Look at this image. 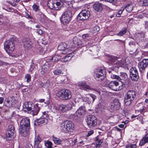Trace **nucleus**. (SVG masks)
Masks as SVG:
<instances>
[{
    "label": "nucleus",
    "mask_w": 148,
    "mask_h": 148,
    "mask_svg": "<svg viewBox=\"0 0 148 148\" xmlns=\"http://www.w3.org/2000/svg\"><path fill=\"white\" fill-rule=\"evenodd\" d=\"M105 1L110 3H114L116 2V0H105Z\"/></svg>",
    "instance_id": "69168bd1"
},
{
    "label": "nucleus",
    "mask_w": 148,
    "mask_h": 148,
    "mask_svg": "<svg viewBox=\"0 0 148 148\" xmlns=\"http://www.w3.org/2000/svg\"><path fill=\"white\" fill-rule=\"evenodd\" d=\"M113 78L114 79H117L119 81H120V77L119 76L114 75L113 76Z\"/></svg>",
    "instance_id": "e2e57ef3"
},
{
    "label": "nucleus",
    "mask_w": 148,
    "mask_h": 148,
    "mask_svg": "<svg viewBox=\"0 0 148 148\" xmlns=\"http://www.w3.org/2000/svg\"><path fill=\"white\" fill-rule=\"evenodd\" d=\"M130 76L131 79L134 81H137L139 78L138 74L136 68L132 67L130 70Z\"/></svg>",
    "instance_id": "f8f14e48"
},
{
    "label": "nucleus",
    "mask_w": 148,
    "mask_h": 148,
    "mask_svg": "<svg viewBox=\"0 0 148 148\" xmlns=\"http://www.w3.org/2000/svg\"><path fill=\"white\" fill-rule=\"evenodd\" d=\"M55 4H54V10H60L63 5V3L61 0H55Z\"/></svg>",
    "instance_id": "393cba45"
},
{
    "label": "nucleus",
    "mask_w": 148,
    "mask_h": 148,
    "mask_svg": "<svg viewBox=\"0 0 148 148\" xmlns=\"http://www.w3.org/2000/svg\"><path fill=\"white\" fill-rule=\"evenodd\" d=\"M120 106V103L118 99H115L113 100V102L111 103L110 108L112 111L117 110L119 109Z\"/></svg>",
    "instance_id": "dca6fc26"
},
{
    "label": "nucleus",
    "mask_w": 148,
    "mask_h": 148,
    "mask_svg": "<svg viewBox=\"0 0 148 148\" xmlns=\"http://www.w3.org/2000/svg\"><path fill=\"white\" fill-rule=\"evenodd\" d=\"M85 16L83 14L81 11L78 15L77 18L78 19L80 20H86V18H85Z\"/></svg>",
    "instance_id": "58836bf2"
},
{
    "label": "nucleus",
    "mask_w": 148,
    "mask_h": 148,
    "mask_svg": "<svg viewBox=\"0 0 148 148\" xmlns=\"http://www.w3.org/2000/svg\"><path fill=\"white\" fill-rule=\"evenodd\" d=\"M58 49L59 50L62 51V53L63 54L66 53L67 51H68L67 45L65 42L60 43L58 47Z\"/></svg>",
    "instance_id": "6ab92c4d"
},
{
    "label": "nucleus",
    "mask_w": 148,
    "mask_h": 148,
    "mask_svg": "<svg viewBox=\"0 0 148 148\" xmlns=\"http://www.w3.org/2000/svg\"><path fill=\"white\" fill-rule=\"evenodd\" d=\"M108 86L110 88L115 91L121 90L123 88V85L119 86V82L116 81H113L110 82L108 84Z\"/></svg>",
    "instance_id": "9b49d317"
},
{
    "label": "nucleus",
    "mask_w": 148,
    "mask_h": 148,
    "mask_svg": "<svg viewBox=\"0 0 148 148\" xmlns=\"http://www.w3.org/2000/svg\"><path fill=\"white\" fill-rule=\"evenodd\" d=\"M52 139L54 143L57 145H60L62 142V141L61 139L53 136L52 137Z\"/></svg>",
    "instance_id": "473e14b6"
},
{
    "label": "nucleus",
    "mask_w": 148,
    "mask_h": 148,
    "mask_svg": "<svg viewBox=\"0 0 148 148\" xmlns=\"http://www.w3.org/2000/svg\"><path fill=\"white\" fill-rule=\"evenodd\" d=\"M136 97V93L135 91L132 90H129L124 97L125 104L127 106L130 105Z\"/></svg>",
    "instance_id": "20e7f679"
},
{
    "label": "nucleus",
    "mask_w": 148,
    "mask_h": 148,
    "mask_svg": "<svg viewBox=\"0 0 148 148\" xmlns=\"http://www.w3.org/2000/svg\"><path fill=\"white\" fill-rule=\"evenodd\" d=\"M65 125L66 126V130L68 131V133L73 130V124L71 121L66 120L64 121Z\"/></svg>",
    "instance_id": "412c9836"
},
{
    "label": "nucleus",
    "mask_w": 148,
    "mask_h": 148,
    "mask_svg": "<svg viewBox=\"0 0 148 148\" xmlns=\"http://www.w3.org/2000/svg\"><path fill=\"white\" fill-rule=\"evenodd\" d=\"M22 44L25 48H28L31 47L32 43L28 38H24L22 40Z\"/></svg>",
    "instance_id": "aec40b11"
},
{
    "label": "nucleus",
    "mask_w": 148,
    "mask_h": 148,
    "mask_svg": "<svg viewBox=\"0 0 148 148\" xmlns=\"http://www.w3.org/2000/svg\"><path fill=\"white\" fill-rule=\"evenodd\" d=\"M136 144H130L126 145V148H136Z\"/></svg>",
    "instance_id": "a18cd8bd"
},
{
    "label": "nucleus",
    "mask_w": 148,
    "mask_h": 148,
    "mask_svg": "<svg viewBox=\"0 0 148 148\" xmlns=\"http://www.w3.org/2000/svg\"><path fill=\"white\" fill-rule=\"evenodd\" d=\"M67 105L68 106H69V107H70V109H69V110H71L72 108L73 107L75 106L74 103L72 102H71L69 104H67Z\"/></svg>",
    "instance_id": "864d4df0"
},
{
    "label": "nucleus",
    "mask_w": 148,
    "mask_h": 148,
    "mask_svg": "<svg viewBox=\"0 0 148 148\" xmlns=\"http://www.w3.org/2000/svg\"><path fill=\"white\" fill-rule=\"evenodd\" d=\"M86 122L88 125L90 127L94 126L97 123L96 117L92 115H89L87 116Z\"/></svg>",
    "instance_id": "1a4fd4ad"
},
{
    "label": "nucleus",
    "mask_w": 148,
    "mask_h": 148,
    "mask_svg": "<svg viewBox=\"0 0 148 148\" xmlns=\"http://www.w3.org/2000/svg\"><path fill=\"white\" fill-rule=\"evenodd\" d=\"M40 104L38 103L36 104L34 106V108L32 110V114L33 115H37L40 110Z\"/></svg>",
    "instance_id": "4be33fe9"
},
{
    "label": "nucleus",
    "mask_w": 148,
    "mask_h": 148,
    "mask_svg": "<svg viewBox=\"0 0 148 148\" xmlns=\"http://www.w3.org/2000/svg\"><path fill=\"white\" fill-rule=\"evenodd\" d=\"M83 14L85 16V18L87 19L90 16V13L88 9H84L81 11Z\"/></svg>",
    "instance_id": "2f4dec72"
},
{
    "label": "nucleus",
    "mask_w": 148,
    "mask_h": 148,
    "mask_svg": "<svg viewBox=\"0 0 148 148\" xmlns=\"http://www.w3.org/2000/svg\"><path fill=\"white\" fill-rule=\"evenodd\" d=\"M45 144L47 148H51L52 144L51 142L47 141Z\"/></svg>",
    "instance_id": "37998d69"
},
{
    "label": "nucleus",
    "mask_w": 148,
    "mask_h": 148,
    "mask_svg": "<svg viewBox=\"0 0 148 148\" xmlns=\"http://www.w3.org/2000/svg\"><path fill=\"white\" fill-rule=\"evenodd\" d=\"M135 42L133 41H130L129 43V45L130 47H135Z\"/></svg>",
    "instance_id": "5fc2aeb1"
},
{
    "label": "nucleus",
    "mask_w": 148,
    "mask_h": 148,
    "mask_svg": "<svg viewBox=\"0 0 148 148\" xmlns=\"http://www.w3.org/2000/svg\"><path fill=\"white\" fill-rule=\"evenodd\" d=\"M49 69V66L47 64H45L42 66V70H44L45 72H47Z\"/></svg>",
    "instance_id": "de8ad7c7"
},
{
    "label": "nucleus",
    "mask_w": 148,
    "mask_h": 148,
    "mask_svg": "<svg viewBox=\"0 0 148 148\" xmlns=\"http://www.w3.org/2000/svg\"><path fill=\"white\" fill-rule=\"evenodd\" d=\"M30 128L29 119L28 118L22 119L20 122V126L19 130L20 134L24 137L27 136Z\"/></svg>",
    "instance_id": "f257e3e1"
},
{
    "label": "nucleus",
    "mask_w": 148,
    "mask_h": 148,
    "mask_svg": "<svg viewBox=\"0 0 148 148\" xmlns=\"http://www.w3.org/2000/svg\"><path fill=\"white\" fill-rule=\"evenodd\" d=\"M47 119L45 118H40L37 119L34 122V124L35 125L38 126L41 125H45L47 123Z\"/></svg>",
    "instance_id": "a211bd4d"
},
{
    "label": "nucleus",
    "mask_w": 148,
    "mask_h": 148,
    "mask_svg": "<svg viewBox=\"0 0 148 148\" xmlns=\"http://www.w3.org/2000/svg\"><path fill=\"white\" fill-rule=\"evenodd\" d=\"M85 112V108L84 106H81L77 110L76 112L72 115L73 118L75 120H77L82 117Z\"/></svg>",
    "instance_id": "9d476101"
},
{
    "label": "nucleus",
    "mask_w": 148,
    "mask_h": 148,
    "mask_svg": "<svg viewBox=\"0 0 148 148\" xmlns=\"http://www.w3.org/2000/svg\"><path fill=\"white\" fill-rule=\"evenodd\" d=\"M33 10L35 11H37L39 10V6L36 5L34 4L32 6Z\"/></svg>",
    "instance_id": "8fccbe9b"
},
{
    "label": "nucleus",
    "mask_w": 148,
    "mask_h": 148,
    "mask_svg": "<svg viewBox=\"0 0 148 148\" xmlns=\"http://www.w3.org/2000/svg\"><path fill=\"white\" fill-rule=\"evenodd\" d=\"M41 138L39 136H36L34 140V145L38 147L39 144L41 141Z\"/></svg>",
    "instance_id": "72a5a7b5"
},
{
    "label": "nucleus",
    "mask_w": 148,
    "mask_h": 148,
    "mask_svg": "<svg viewBox=\"0 0 148 148\" xmlns=\"http://www.w3.org/2000/svg\"><path fill=\"white\" fill-rule=\"evenodd\" d=\"M64 61L66 62L69 60H70V58H69L68 57V56H66L64 58Z\"/></svg>",
    "instance_id": "774afa93"
},
{
    "label": "nucleus",
    "mask_w": 148,
    "mask_h": 148,
    "mask_svg": "<svg viewBox=\"0 0 148 148\" xmlns=\"http://www.w3.org/2000/svg\"><path fill=\"white\" fill-rule=\"evenodd\" d=\"M133 4L131 3H129L125 5L124 7V8L125 9L127 12H130L133 10Z\"/></svg>",
    "instance_id": "cd10ccee"
},
{
    "label": "nucleus",
    "mask_w": 148,
    "mask_h": 148,
    "mask_svg": "<svg viewBox=\"0 0 148 148\" xmlns=\"http://www.w3.org/2000/svg\"><path fill=\"white\" fill-rule=\"evenodd\" d=\"M66 56H68L69 58H70V59L73 56V53H70L68 54Z\"/></svg>",
    "instance_id": "0e129e2a"
},
{
    "label": "nucleus",
    "mask_w": 148,
    "mask_h": 148,
    "mask_svg": "<svg viewBox=\"0 0 148 148\" xmlns=\"http://www.w3.org/2000/svg\"><path fill=\"white\" fill-rule=\"evenodd\" d=\"M147 143H148V133L143 138L140 142V144L142 146Z\"/></svg>",
    "instance_id": "c85d7f7f"
},
{
    "label": "nucleus",
    "mask_w": 148,
    "mask_h": 148,
    "mask_svg": "<svg viewBox=\"0 0 148 148\" xmlns=\"http://www.w3.org/2000/svg\"><path fill=\"white\" fill-rule=\"evenodd\" d=\"M103 5L101 3L96 2L93 5V8L96 11L99 12L102 10Z\"/></svg>",
    "instance_id": "a878e982"
},
{
    "label": "nucleus",
    "mask_w": 148,
    "mask_h": 148,
    "mask_svg": "<svg viewBox=\"0 0 148 148\" xmlns=\"http://www.w3.org/2000/svg\"><path fill=\"white\" fill-rule=\"evenodd\" d=\"M15 47V43L12 41L8 40L4 42V49L9 54L12 53L14 51Z\"/></svg>",
    "instance_id": "6e6552de"
},
{
    "label": "nucleus",
    "mask_w": 148,
    "mask_h": 148,
    "mask_svg": "<svg viewBox=\"0 0 148 148\" xmlns=\"http://www.w3.org/2000/svg\"><path fill=\"white\" fill-rule=\"evenodd\" d=\"M47 18L46 17L43 16L42 18H41L40 19V21L42 23L44 24L46 22Z\"/></svg>",
    "instance_id": "603ef678"
},
{
    "label": "nucleus",
    "mask_w": 148,
    "mask_h": 148,
    "mask_svg": "<svg viewBox=\"0 0 148 148\" xmlns=\"http://www.w3.org/2000/svg\"><path fill=\"white\" fill-rule=\"evenodd\" d=\"M70 108L67 105L61 104L58 106L59 110L62 112H66L69 110Z\"/></svg>",
    "instance_id": "5701e85b"
},
{
    "label": "nucleus",
    "mask_w": 148,
    "mask_h": 148,
    "mask_svg": "<svg viewBox=\"0 0 148 148\" xmlns=\"http://www.w3.org/2000/svg\"><path fill=\"white\" fill-rule=\"evenodd\" d=\"M93 133V131L92 130H91L89 131L88 133V134L87 135V136H89L91 135H92Z\"/></svg>",
    "instance_id": "338daca9"
},
{
    "label": "nucleus",
    "mask_w": 148,
    "mask_h": 148,
    "mask_svg": "<svg viewBox=\"0 0 148 148\" xmlns=\"http://www.w3.org/2000/svg\"><path fill=\"white\" fill-rule=\"evenodd\" d=\"M5 106L7 107H10L15 104V100L13 96L6 99L4 101Z\"/></svg>",
    "instance_id": "f3484780"
},
{
    "label": "nucleus",
    "mask_w": 148,
    "mask_h": 148,
    "mask_svg": "<svg viewBox=\"0 0 148 148\" xmlns=\"http://www.w3.org/2000/svg\"><path fill=\"white\" fill-rule=\"evenodd\" d=\"M137 119L139 120L141 122V123L142 124H143L144 123V122L143 121V117L142 116H138Z\"/></svg>",
    "instance_id": "4d7b16f0"
},
{
    "label": "nucleus",
    "mask_w": 148,
    "mask_h": 148,
    "mask_svg": "<svg viewBox=\"0 0 148 148\" xmlns=\"http://www.w3.org/2000/svg\"><path fill=\"white\" fill-rule=\"evenodd\" d=\"M36 65L34 63H32L29 69V71H30L32 72L34 70V69L35 68Z\"/></svg>",
    "instance_id": "09e8293b"
},
{
    "label": "nucleus",
    "mask_w": 148,
    "mask_h": 148,
    "mask_svg": "<svg viewBox=\"0 0 148 148\" xmlns=\"http://www.w3.org/2000/svg\"><path fill=\"white\" fill-rule=\"evenodd\" d=\"M55 0H49L47 2V5L50 9L54 10V4H55Z\"/></svg>",
    "instance_id": "c756f323"
},
{
    "label": "nucleus",
    "mask_w": 148,
    "mask_h": 148,
    "mask_svg": "<svg viewBox=\"0 0 148 148\" xmlns=\"http://www.w3.org/2000/svg\"><path fill=\"white\" fill-rule=\"evenodd\" d=\"M94 75L95 79L98 81H101L103 80L106 75L105 70L100 68H97L95 71Z\"/></svg>",
    "instance_id": "39448f33"
},
{
    "label": "nucleus",
    "mask_w": 148,
    "mask_h": 148,
    "mask_svg": "<svg viewBox=\"0 0 148 148\" xmlns=\"http://www.w3.org/2000/svg\"><path fill=\"white\" fill-rule=\"evenodd\" d=\"M97 97L92 94H88L86 97L83 98L84 101L86 102L89 104L92 103L96 99Z\"/></svg>",
    "instance_id": "4468645a"
},
{
    "label": "nucleus",
    "mask_w": 148,
    "mask_h": 148,
    "mask_svg": "<svg viewBox=\"0 0 148 148\" xmlns=\"http://www.w3.org/2000/svg\"><path fill=\"white\" fill-rule=\"evenodd\" d=\"M61 58V56H60L55 55L50 59L51 60H53V62L58 61Z\"/></svg>",
    "instance_id": "4c0bfd02"
},
{
    "label": "nucleus",
    "mask_w": 148,
    "mask_h": 148,
    "mask_svg": "<svg viewBox=\"0 0 148 148\" xmlns=\"http://www.w3.org/2000/svg\"><path fill=\"white\" fill-rule=\"evenodd\" d=\"M49 83L47 82H44L42 83L41 82V86L44 88H47L49 86Z\"/></svg>",
    "instance_id": "49530a36"
},
{
    "label": "nucleus",
    "mask_w": 148,
    "mask_h": 148,
    "mask_svg": "<svg viewBox=\"0 0 148 148\" xmlns=\"http://www.w3.org/2000/svg\"><path fill=\"white\" fill-rule=\"evenodd\" d=\"M20 0H14L13 3H12L10 1H7V3L10 4L14 6L16 4V3H18Z\"/></svg>",
    "instance_id": "c03bdc74"
},
{
    "label": "nucleus",
    "mask_w": 148,
    "mask_h": 148,
    "mask_svg": "<svg viewBox=\"0 0 148 148\" xmlns=\"http://www.w3.org/2000/svg\"><path fill=\"white\" fill-rule=\"evenodd\" d=\"M35 85L36 87H41V82H37L35 83Z\"/></svg>",
    "instance_id": "13d9d810"
},
{
    "label": "nucleus",
    "mask_w": 148,
    "mask_h": 148,
    "mask_svg": "<svg viewBox=\"0 0 148 148\" xmlns=\"http://www.w3.org/2000/svg\"><path fill=\"white\" fill-rule=\"evenodd\" d=\"M72 16L71 11L69 8L67 9L60 17L61 23L64 25L68 23L71 20Z\"/></svg>",
    "instance_id": "f03ea898"
},
{
    "label": "nucleus",
    "mask_w": 148,
    "mask_h": 148,
    "mask_svg": "<svg viewBox=\"0 0 148 148\" xmlns=\"http://www.w3.org/2000/svg\"><path fill=\"white\" fill-rule=\"evenodd\" d=\"M109 60L112 64H116L118 66L125 67L127 65L125 61H121V59L119 58H117L115 56H110L109 57Z\"/></svg>",
    "instance_id": "423d86ee"
},
{
    "label": "nucleus",
    "mask_w": 148,
    "mask_h": 148,
    "mask_svg": "<svg viewBox=\"0 0 148 148\" xmlns=\"http://www.w3.org/2000/svg\"><path fill=\"white\" fill-rule=\"evenodd\" d=\"M100 30L99 27L98 26H95L93 28V31L94 32H98Z\"/></svg>",
    "instance_id": "3c124183"
},
{
    "label": "nucleus",
    "mask_w": 148,
    "mask_h": 148,
    "mask_svg": "<svg viewBox=\"0 0 148 148\" xmlns=\"http://www.w3.org/2000/svg\"><path fill=\"white\" fill-rule=\"evenodd\" d=\"M32 103L30 101L25 102L23 106V109H26L28 111H31L32 110Z\"/></svg>",
    "instance_id": "bb28decb"
},
{
    "label": "nucleus",
    "mask_w": 148,
    "mask_h": 148,
    "mask_svg": "<svg viewBox=\"0 0 148 148\" xmlns=\"http://www.w3.org/2000/svg\"><path fill=\"white\" fill-rule=\"evenodd\" d=\"M96 143L95 147L97 148L99 147L100 145H101L103 142V140L102 139H99L97 137H96Z\"/></svg>",
    "instance_id": "e433bc0d"
},
{
    "label": "nucleus",
    "mask_w": 148,
    "mask_h": 148,
    "mask_svg": "<svg viewBox=\"0 0 148 148\" xmlns=\"http://www.w3.org/2000/svg\"><path fill=\"white\" fill-rule=\"evenodd\" d=\"M56 95L63 100H69L72 97L71 91L66 89H62L56 93Z\"/></svg>",
    "instance_id": "7ed1b4c3"
},
{
    "label": "nucleus",
    "mask_w": 148,
    "mask_h": 148,
    "mask_svg": "<svg viewBox=\"0 0 148 148\" xmlns=\"http://www.w3.org/2000/svg\"><path fill=\"white\" fill-rule=\"evenodd\" d=\"M120 80H123L125 81L127 78V74L125 73H121L120 75Z\"/></svg>",
    "instance_id": "c9c22d12"
},
{
    "label": "nucleus",
    "mask_w": 148,
    "mask_h": 148,
    "mask_svg": "<svg viewBox=\"0 0 148 148\" xmlns=\"http://www.w3.org/2000/svg\"><path fill=\"white\" fill-rule=\"evenodd\" d=\"M73 42L75 46H84L87 45V43L85 40H83L82 41L79 38L76 37L74 38Z\"/></svg>",
    "instance_id": "2eb2a0df"
},
{
    "label": "nucleus",
    "mask_w": 148,
    "mask_h": 148,
    "mask_svg": "<svg viewBox=\"0 0 148 148\" xmlns=\"http://www.w3.org/2000/svg\"><path fill=\"white\" fill-rule=\"evenodd\" d=\"M54 74L56 75H62L64 74L62 71L59 69H57L53 71Z\"/></svg>",
    "instance_id": "f704fd0d"
},
{
    "label": "nucleus",
    "mask_w": 148,
    "mask_h": 148,
    "mask_svg": "<svg viewBox=\"0 0 148 148\" xmlns=\"http://www.w3.org/2000/svg\"><path fill=\"white\" fill-rule=\"evenodd\" d=\"M148 66V59H144L138 63V67L141 73L145 71L146 68Z\"/></svg>",
    "instance_id": "ddd939ff"
},
{
    "label": "nucleus",
    "mask_w": 148,
    "mask_h": 148,
    "mask_svg": "<svg viewBox=\"0 0 148 148\" xmlns=\"http://www.w3.org/2000/svg\"><path fill=\"white\" fill-rule=\"evenodd\" d=\"M25 15L28 18H29L30 19H32V17L30 16L28 13V12L27 11L25 12Z\"/></svg>",
    "instance_id": "052dcab7"
},
{
    "label": "nucleus",
    "mask_w": 148,
    "mask_h": 148,
    "mask_svg": "<svg viewBox=\"0 0 148 148\" xmlns=\"http://www.w3.org/2000/svg\"><path fill=\"white\" fill-rule=\"evenodd\" d=\"M66 126L65 125V123L64 121H63L61 124L60 126V130L62 132L65 133H68V131L66 130Z\"/></svg>",
    "instance_id": "7c9ffc66"
},
{
    "label": "nucleus",
    "mask_w": 148,
    "mask_h": 148,
    "mask_svg": "<svg viewBox=\"0 0 148 148\" xmlns=\"http://www.w3.org/2000/svg\"><path fill=\"white\" fill-rule=\"evenodd\" d=\"M143 5L147 6L148 5V0H144L143 1Z\"/></svg>",
    "instance_id": "6e6d98bb"
},
{
    "label": "nucleus",
    "mask_w": 148,
    "mask_h": 148,
    "mask_svg": "<svg viewBox=\"0 0 148 148\" xmlns=\"http://www.w3.org/2000/svg\"><path fill=\"white\" fill-rule=\"evenodd\" d=\"M144 25L145 29L148 30V21H145Z\"/></svg>",
    "instance_id": "680f3d73"
},
{
    "label": "nucleus",
    "mask_w": 148,
    "mask_h": 148,
    "mask_svg": "<svg viewBox=\"0 0 148 148\" xmlns=\"http://www.w3.org/2000/svg\"><path fill=\"white\" fill-rule=\"evenodd\" d=\"M78 84V86L82 87L83 89L85 90H92V88L90 86L86 84L85 82H79Z\"/></svg>",
    "instance_id": "b1692460"
},
{
    "label": "nucleus",
    "mask_w": 148,
    "mask_h": 148,
    "mask_svg": "<svg viewBox=\"0 0 148 148\" xmlns=\"http://www.w3.org/2000/svg\"><path fill=\"white\" fill-rule=\"evenodd\" d=\"M127 28L125 27H124L122 30L117 34V35L119 36H122L125 34L126 32Z\"/></svg>",
    "instance_id": "ea45409f"
},
{
    "label": "nucleus",
    "mask_w": 148,
    "mask_h": 148,
    "mask_svg": "<svg viewBox=\"0 0 148 148\" xmlns=\"http://www.w3.org/2000/svg\"><path fill=\"white\" fill-rule=\"evenodd\" d=\"M138 107L139 109L138 110L140 112H143L145 109V106H143L142 104L139 105Z\"/></svg>",
    "instance_id": "79ce46f5"
},
{
    "label": "nucleus",
    "mask_w": 148,
    "mask_h": 148,
    "mask_svg": "<svg viewBox=\"0 0 148 148\" xmlns=\"http://www.w3.org/2000/svg\"><path fill=\"white\" fill-rule=\"evenodd\" d=\"M36 31V32L40 35L42 34L43 33V31L42 29H37Z\"/></svg>",
    "instance_id": "bf43d9fd"
},
{
    "label": "nucleus",
    "mask_w": 148,
    "mask_h": 148,
    "mask_svg": "<svg viewBox=\"0 0 148 148\" xmlns=\"http://www.w3.org/2000/svg\"><path fill=\"white\" fill-rule=\"evenodd\" d=\"M14 127L12 125H9L6 133L5 139L7 141H10L14 138L15 136Z\"/></svg>",
    "instance_id": "0eeeda50"
},
{
    "label": "nucleus",
    "mask_w": 148,
    "mask_h": 148,
    "mask_svg": "<svg viewBox=\"0 0 148 148\" xmlns=\"http://www.w3.org/2000/svg\"><path fill=\"white\" fill-rule=\"evenodd\" d=\"M25 77L26 79V81L27 82L29 83L31 81V77L30 74H26Z\"/></svg>",
    "instance_id": "a19ab883"
}]
</instances>
